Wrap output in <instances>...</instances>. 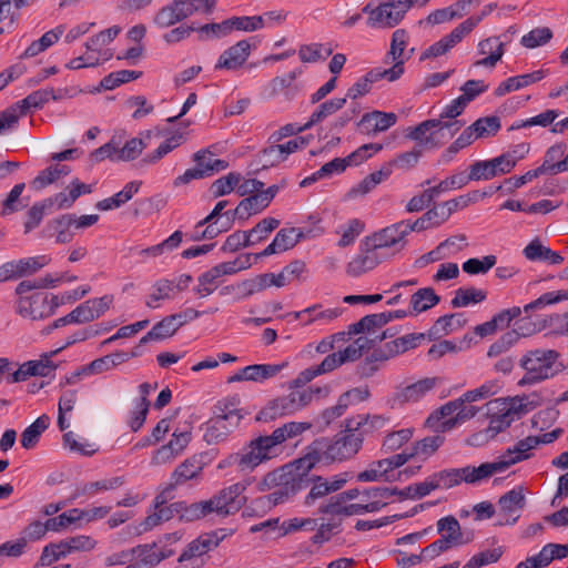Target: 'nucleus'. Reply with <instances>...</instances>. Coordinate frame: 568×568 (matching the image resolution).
<instances>
[{
    "instance_id": "6e6d98bb",
    "label": "nucleus",
    "mask_w": 568,
    "mask_h": 568,
    "mask_svg": "<svg viewBox=\"0 0 568 568\" xmlns=\"http://www.w3.org/2000/svg\"><path fill=\"white\" fill-rule=\"evenodd\" d=\"M437 489H448L464 483L463 468L444 469L432 475Z\"/></svg>"
},
{
    "instance_id": "4468645a",
    "label": "nucleus",
    "mask_w": 568,
    "mask_h": 568,
    "mask_svg": "<svg viewBox=\"0 0 568 568\" xmlns=\"http://www.w3.org/2000/svg\"><path fill=\"white\" fill-rule=\"evenodd\" d=\"M17 313L32 321L42 320L50 316L48 295L34 293L29 297H19L16 305Z\"/></svg>"
},
{
    "instance_id": "6ab92c4d",
    "label": "nucleus",
    "mask_w": 568,
    "mask_h": 568,
    "mask_svg": "<svg viewBox=\"0 0 568 568\" xmlns=\"http://www.w3.org/2000/svg\"><path fill=\"white\" fill-rule=\"evenodd\" d=\"M153 135L159 136L160 132H142L140 138H132L128 140L122 146H120V143L116 142L118 161L128 162L138 159L143 150L149 146Z\"/></svg>"
},
{
    "instance_id": "0eeeda50",
    "label": "nucleus",
    "mask_w": 568,
    "mask_h": 568,
    "mask_svg": "<svg viewBox=\"0 0 568 568\" xmlns=\"http://www.w3.org/2000/svg\"><path fill=\"white\" fill-rule=\"evenodd\" d=\"M250 485V480H242L221 489L206 500L211 514L220 517H227L237 513L246 503L243 495Z\"/></svg>"
},
{
    "instance_id": "393cba45",
    "label": "nucleus",
    "mask_w": 568,
    "mask_h": 568,
    "mask_svg": "<svg viewBox=\"0 0 568 568\" xmlns=\"http://www.w3.org/2000/svg\"><path fill=\"white\" fill-rule=\"evenodd\" d=\"M567 145L565 143H557L547 149L542 164L538 166L542 174L556 175L566 172L565 153Z\"/></svg>"
},
{
    "instance_id": "864d4df0",
    "label": "nucleus",
    "mask_w": 568,
    "mask_h": 568,
    "mask_svg": "<svg viewBox=\"0 0 568 568\" xmlns=\"http://www.w3.org/2000/svg\"><path fill=\"white\" fill-rule=\"evenodd\" d=\"M252 257H254V254H241L234 261L220 263L213 266V268L217 272L220 277L224 275H233L240 271L247 270L248 267H251Z\"/></svg>"
},
{
    "instance_id": "338daca9",
    "label": "nucleus",
    "mask_w": 568,
    "mask_h": 568,
    "mask_svg": "<svg viewBox=\"0 0 568 568\" xmlns=\"http://www.w3.org/2000/svg\"><path fill=\"white\" fill-rule=\"evenodd\" d=\"M552 38V31L547 28H535L529 31L527 34L523 36L520 43L528 49H535L537 47L544 45L550 41Z\"/></svg>"
},
{
    "instance_id": "b1692460",
    "label": "nucleus",
    "mask_w": 568,
    "mask_h": 568,
    "mask_svg": "<svg viewBox=\"0 0 568 568\" xmlns=\"http://www.w3.org/2000/svg\"><path fill=\"white\" fill-rule=\"evenodd\" d=\"M204 464L199 456H192L181 463L171 475V485L180 486L189 480L197 479L203 470Z\"/></svg>"
},
{
    "instance_id": "2eb2a0df",
    "label": "nucleus",
    "mask_w": 568,
    "mask_h": 568,
    "mask_svg": "<svg viewBox=\"0 0 568 568\" xmlns=\"http://www.w3.org/2000/svg\"><path fill=\"white\" fill-rule=\"evenodd\" d=\"M406 227V222L400 221L374 233L372 236L373 246L378 251L394 246L404 247L406 244L405 237L407 236Z\"/></svg>"
},
{
    "instance_id": "4d7b16f0",
    "label": "nucleus",
    "mask_w": 568,
    "mask_h": 568,
    "mask_svg": "<svg viewBox=\"0 0 568 568\" xmlns=\"http://www.w3.org/2000/svg\"><path fill=\"white\" fill-rule=\"evenodd\" d=\"M346 103V98H336L328 101L323 102L318 105V108L312 113L308 122V125L312 128L314 124L323 121L327 116L339 111Z\"/></svg>"
},
{
    "instance_id": "cd10ccee",
    "label": "nucleus",
    "mask_w": 568,
    "mask_h": 568,
    "mask_svg": "<svg viewBox=\"0 0 568 568\" xmlns=\"http://www.w3.org/2000/svg\"><path fill=\"white\" fill-rule=\"evenodd\" d=\"M387 423L388 418L382 415H357L346 419V427L349 430H358L364 438L366 435L384 428Z\"/></svg>"
},
{
    "instance_id": "58836bf2",
    "label": "nucleus",
    "mask_w": 568,
    "mask_h": 568,
    "mask_svg": "<svg viewBox=\"0 0 568 568\" xmlns=\"http://www.w3.org/2000/svg\"><path fill=\"white\" fill-rule=\"evenodd\" d=\"M387 324L385 313L371 314L362 317L358 322L348 326L347 335H357L362 333H375L376 329Z\"/></svg>"
},
{
    "instance_id": "6e6552de",
    "label": "nucleus",
    "mask_w": 568,
    "mask_h": 568,
    "mask_svg": "<svg viewBox=\"0 0 568 568\" xmlns=\"http://www.w3.org/2000/svg\"><path fill=\"white\" fill-rule=\"evenodd\" d=\"M362 11L367 16L366 26L377 30L393 29L398 26L406 16L397 0H386L376 6L369 2Z\"/></svg>"
},
{
    "instance_id": "ea45409f",
    "label": "nucleus",
    "mask_w": 568,
    "mask_h": 568,
    "mask_svg": "<svg viewBox=\"0 0 568 568\" xmlns=\"http://www.w3.org/2000/svg\"><path fill=\"white\" fill-rule=\"evenodd\" d=\"M50 418L47 415L38 417L30 426H28L21 434V445L26 449L33 448L41 436V434L49 427Z\"/></svg>"
},
{
    "instance_id": "20e7f679",
    "label": "nucleus",
    "mask_w": 568,
    "mask_h": 568,
    "mask_svg": "<svg viewBox=\"0 0 568 568\" xmlns=\"http://www.w3.org/2000/svg\"><path fill=\"white\" fill-rule=\"evenodd\" d=\"M281 453L270 435L250 440L239 452L231 454L226 463L240 473H252L257 466L271 460Z\"/></svg>"
},
{
    "instance_id": "c756f323",
    "label": "nucleus",
    "mask_w": 568,
    "mask_h": 568,
    "mask_svg": "<svg viewBox=\"0 0 568 568\" xmlns=\"http://www.w3.org/2000/svg\"><path fill=\"white\" fill-rule=\"evenodd\" d=\"M463 468L464 483L477 484L491 477L495 474L506 470L505 464L501 463L500 458L493 463H484L478 467L466 466Z\"/></svg>"
},
{
    "instance_id": "5fc2aeb1",
    "label": "nucleus",
    "mask_w": 568,
    "mask_h": 568,
    "mask_svg": "<svg viewBox=\"0 0 568 568\" xmlns=\"http://www.w3.org/2000/svg\"><path fill=\"white\" fill-rule=\"evenodd\" d=\"M320 308V305H314L301 312H295L293 315L295 320L301 318L306 314L310 315L305 324H311L316 321L331 322L341 315V311L338 308H327L323 311Z\"/></svg>"
},
{
    "instance_id": "f704fd0d",
    "label": "nucleus",
    "mask_w": 568,
    "mask_h": 568,
    "mask_svg": "<svg viewBox=\"0 0 568 568\" xmlns=\"http://www.w3.org/2000/svg\"><path fill=\"white\" fill-rule=\"evenodd\" d=\"M409 36L405 29H396L392 34L389 51L387 52V57L392 59V61H397L404 63L410 59L414 49H410L408 52L406 51L408 44Z\"/></svg>"
},
{
    "instance_id": "c03bdc74",
    "label": "nucleus",
    "mask_w": 568,
    "mask_h": 568,
    "mask_svg": "<svg viewBox=\"0 0 568 568\" xmlns=\"http://www.w3.org/2000/svg\"><path fill=\"white\" fill-rule=\"evenodd\" d=\"M487 292L476 287H459L455 292V296L452 300L453 307H466L470 304H477L485 301Z\"/></svg>"
},
{
    "instance_id": "c9c22d12",
    "label": "nucleus",
    "mask_w": 568,
    "mask_h": 568,
    "mask_svg": "<svg viewBox=\"0 0 568 568\" xmlns=\"http://www.w3.org/2000/svg\"><path fill=\"white\" fill-rule=\"evenodd\" d=\"M387 338V331H384L379 336L375 338H368L361 336L349 344L344 351H339L337 354L342 363L354 362L358 359L363 353L371 348V344L375 341L382 342Z\"/></svg>"
},
{
    "instance_id": "a19ab883",
    "label": "nucleus",
    "mask_w": 568,
    "mask_h": 568,
    "mask_svg": "<svg viewBox=\"0 0 568 568\" xmlns=\"http://www.w3.org/2000/svg\"><path fill=\"white\" fill-rule=\"evenodd\" d=\"M470 3L471 0H460L452 7L435 10L428 14L427 22L432 24H440L455 18H462L466 7Z\"/></svg>"
},
{
    "instance_id": "39448f33",
    "label": "nucleus",
    "mask_w": 568,
    "mask_h": 568,
    "mask_svg": "<svg viewBox=\"0 0 568 568\" xmlns=\"http://www.w3.org/2000/svg\"><path fill=\"white\" fill-rule=\"evenodd\" d=\"M559 354L554 349H531L520 359V367L525 371L519 385H531L552 377L560 369Z\"/></svg>"
},
{
    "instance_id": "0e129e2a",
    "label": "nucleus",
    "mask_w": 568,
    "mask_h": 568,
    "mask_svg": "<svg viewBox=\"0 0 568 568\" xmlns=\"http://www.w3.org/2000/svg\"><path fill=\"white\" fill-rule=\"evenodd\" d=\"M332 52V48H325L320 43L304 44L298 49V57L303 62H316L326 59Z\"/></svg>"
},
{
    "instance_id": "49530a36",
    "label": "nucleus",
    "mask_w": 568,
    "mask_h": 568,
    "mask_svg": "<svg viewBox=\"0 0 568 568\" xmlns=\"http://www.w3.org/2000/svg\"><path fill=\"white\" fill-rule=\"evenodd\" d=\"M288 366L287 362L281 364H254L248 365L250 382H264L268 378L276 376L285 367Z\"/></svg>"
},
{
    "instance_id": "69168bd1",
    "label": "nucleus",
    "mask_w": 568,
    "mask_h": 568,
    "mask_svg": "<svg viewBox=\"0 0 568 568\" xmlns=\"http://www.w3.org/2000/svg\"><path fill=\"white\" fill-rule=\"evenodd\" d=\"M444 443V437L436 435L425 437L418 442H416L412 447L413 456H424L425 458L433 455Z\"/></svg>"
},
{
    "instance_id": "37998d69",
    "label": "nucleus",
    "mask_w": 568,
    "mask_h": 568,
    "mask_svg": "<svg viewBox=\"0 0 568 568\" xmlns=\"http://www.w3.org/2000/svg\"><path fill=\"white\" fill-rule=\"evenodd\" d=\"M280 220L275 217H265L261 220L253 229L245 231L250 246H254L265 241L270 234L277 229Z\"/></svg>"
},
{
    "instance_id": "5701e85b",
    "label": "nucleus",
    "mask_w": 568,
    "mask_h": 568,
    "mask_svg": "<svg viewBox=\"0 0 568 568\" xmlns=\"http://www.w3.org/2000/svg\"><path fill=\"white\" fill-rule=\"evenodd\" d=\"M397 116L393 112L373 111L362 116L358 126L363 128L366 134H376L384 132L393 126Z\"/></svg>"
},
{
    "instance_id": "8fccbe9b",
    "label": "nucleus",
    "mask_w": 568,
    "mask_h": 568,
    "mask_svg": "<svg viewBox=\"0 0 568 568\" xmlns=\"http://www.w3.org/2000/svg\"><path fill=\"white\" fill-rule=\"evenodd\" d=\"M175 513L180 514V518L186 521L199 520L210 515L206 500L190 505L175 503Z\"/></svg>"
},
{
    "instance_id": "7c9ffc66",
    "label": "nucleus",
    "mask_w": 568,
    "mask_h": 568,
    "mask_svg": "<svg viewBox=\"0 0 568 568\" xmlns=\"http://www.w3.org/2000/svg\"><path fill=\"white\" fill-rule=\"evenodd\" d=\"M294 232V229L280 230L274 240L262 252L254 254V258L266 257L293 248L296 245Z\"/></svg>"
},
{
    "instance_id": "f257e3e1",
    "label": "nucleus",
    "mask_w": 568,
    "mask_h": 568,
    "mask_svg": "<svg viewBox=\"0 0 568 568\" xmlns=\"http://www.w3.org/2000/svg\"><path fill=\"white\" fill-rule=\"evenodd\" d=\"M317 458L306 455L290 464L267 473L258 484L261 491L276 489L267 496L273 505L283 504L290 500L297 493L306 489L312 483V469Z\"/></svg>"
},
{
    "instance_id": "473e14b6",
    "label": "nucleus",
    "mask_w": 568,
    "mask_h": 568,
    "mask_svg": "<svg viewBox=\"0 0 568 568\" xmlns=\"http://www.w3.org/2000/svg\"><path fill=\"white\" fill-rule=\"evenodd\" d=\"M224 537L225 535L219 536L217 532L201 535L192 540L183 551L190 557L204 559L203 556L216 548Z\"/></svg>"
},
{
    "instance_id": "a211bd4d",
    "label": "nucleus",
    "mask_w": 568,
    "mask_h": 568,
    "mask_svg": "<svg viewBox=\"0 0 568 568\" xmlns=\"http://www.w3.org/2000/svg\"><path fill=\"white\" fill-rule=\"evenodd\" d=\"M270 205L267 197H264L260 192L243 199L235 210L224 212L227 219V226H232L234 219L237 216L241 220L248 219L252 214L260 213Z\"/></svg>"
},
{
    "instance_id": "09e8293b",
    "label": "nucleus",
    "mask_w": 568,
    "mask_h": 568,
    "mask_svg": "<svg viewBox=\"0 0 568 568\" xmlns=\"http://www.w3.org/2000/svg\"><path fill=\"white\" fill-rule=\"evenodd\" d=\"M390 498L388 487H372L364 489L362 493V499L365 506L376 507L371 513L379 511L387 505V500Z\"/></svg>"
},
{
    "instance_id": "dca6fc26",
    "label": "nucleus",
    "mask_w": 568,
    "mask_h": 568,
    "mask_svg": "<svg viewBox=\"0 0 568 568\" xmlns=\"http://www.w3.org/2000/svg\"><path fill=\"white\" fill-rule=\"evenodd\" d=\"M252 47L247 40H241L221 53L215 69L237 70L248 59Z\"/></svg>"
},
{
    "instance_id": "f3484780",
    "label": "nucleus",
    "mask_w": 568,
    "mask_h": 568,
    "mask_svg": "<svg viewBox=\"0 0 568 568\" xmlns=\"http://www.w3.org/2000/svg\"><path fill=\"white\" fill-rule=\"evenodd\" d=\"M513 161L501 155L487 161H477L471 164V178L476 181L490 180L497 175L511 171Z\"/></svg>"
},
{
    "instance_id": "412c9836",
    "label": "nucleus",
    "mask_w": 568,
    "mask_h": 568,
    "mask_svg": "<svg viewBox=\"0 0 568 568\" xmlns=\"http://www.w3.org/2000/svg\"><path fill=\"white\" fill-rule=\"evenodd\" d=\"M539 446V442L536 436H527L524 439L518 440L514 447L508 448L499 458L505 468L530 458L531 450Z\"/></svg>"
},
{
    "instance_id": "423d86ee",
    "label": "nucleus",
    "mask_w": 568,
    "mask_h": 568,
    "mask_svg": "<svg viewBox=\"0 0 568 568\" xmlns=\"http://www.w3.org/2000/svg\"><path fill=\"white\" fill-rule=\"evenodd\" d=\"M242 414L232 400L219 402L214 408V416L204 425L203 438L209 444H219L240 425Z\"/></svg>"
},
{
    "instance_id": "4c0bfd02",
    "label": "nucleus",
    "mask_w": 568,
    "mask_h": 568,
    "mask_svg": "<svg viewBox=\"0 0 568 568\" xmlns=\"http://www.w3.org/2000/svg\"><path fill=\"white\" fill-rule=\"evenodd\" d=\"M60 95L54 93L52 88H45L34 91L27 95L23 100L17 102L20 113L26 114L31 109L42 108L49 100H58Z\"/></svg>"
},
{
    "instance_id": "aec40b11",
    "label": "nucleus",
    "mask_w": 568,
    "mask_h": 568,
    "mask_svg": "<svg viewBox=\"0 0 568 568\" xmlns=\"http://www.w3.org/2000/svg\"><path fill=\"white\" fill-rule=\"evenodd\" d=\"M478 53L485 55L477 60L475 67L494 68L505 53V44L498 37H490L478 43Z\"/></svg>"
},
{
    "instance_id": "3c124183",
    "label": "nucleus",
    "mask_w": 568,
    "mask_h": 568,
    "mask_svg": "<svg viewBox=\"0 0 568 568\" xmlns=\"http://www.w3.org/2000/svg\"><path fill=\"white\" fill-rule=\"evenodd\" d=\"M220 284V276L217 272L211 267L197 277V285L193 288L194 293L204 298L211 295Z\"/></svg>"
},
{
    "instance_id": "9b49d317",
    "label": "nucleus",
    "mask_w": 568,
    "mask_h": 568,
    "mask_svg": "<svg viewBox=\"0 0 568 568\" xmlns=\"http://www.w3.org/2000/svg\"><path fill=\"white\" fill-rule=\"evenodd\" d=\"M526 506L524 487L518 486L498 499L499 515L503 517L500 525H514L520 518V513Z\"/></svg>"
},
{
    "instance_id": "bf43d9fd",
    "label": "nucleus",
    "mask_w": 568,
    "mask_h": 568,
    "mask_svg": "<svg viewBox=\"0 0 568 568\" xmlns=\"http://www.w3.org/2000/svg\"><path fill=\"white\" fill-rule=\"evenodd\" d=\"M71 172V169L68 165H54L49 166L45 170L41 171L39 175L33 180L32 185L37 189L45 187L61 176H65Z\"/></svg>"
},
{
    "instance_id": "9d476101",
    "label": "nucleus",
    "mask_w": 568,
    "mask_h": 568,
    "mask_svg": "<svg viewBox=\"0 0 568 568\" xmlns=\"http://www.w3.org/2000/svg\"><path fill=\"white\" fill-rule=\"evenodd\" d=\"M363 434L358 430H349L345 426L344 434L327 447L326 455L333 460H345L355 456L362 447Z\"/></svg>"
},
{
    "instance_id": "052dcab7",
    "label": "nucleus",
    "mask_w": 568,
    "mask_h": 568,
    "mask_svg": "<svg viewBox=\"0 0 568 568\" xmlns=\"http://www.w3.org/2000/svg\"><path fill=\"white\" fill-rule=\"evenodd\" d=\"M392 470L385 459H379L369 464L368 468L357 474V480L362 483L379 481Z\"/></svg>"
},
{
    "instance_id": "2f4dec72",
    "label": "nucleus",
    "mask_w": 568,
    "mask_h": 568,
    "mask_svg": "<svg viewBox=\"0 0 568 568\" xmlns=\"http://www.w3.org/2000/svg\"><path fill=\"white\" fill-rule=\"evenodd\" d=\"M142 552V545L113 552L104 558V565L106 567L126 565L124 568H140L144 556Z\"/></svg>"
},
{
    "instance_id": "603ef678",
    "label": "nucleus",
    "mask_w": 568,
    "mask_h": 568,
    "mask_svg": "<svg viewBox=\"0 0 568 568\" xmlns=\"http://www.w3.org/2000/svg\"><path fill=\"white\" fill-rule=\"evenodd\" d=\"M174 290V283L170 280L162 278L156 281L152 286V292L145 301V305L150 308L159 307L161 300L171 298V294Z\"/></svg>"
},
{
    "instance_id": "7ed1b4c3",
    "label": "nucleus",
    "mask_w": 568,
    "mask_h": 568,
    "mask_svg": "<svg viewBox=\"0 0 568 568\" xmlns=\"http://www.w3.org/2000/svg\"><path fill=\"white\" fill-rule=\"evenodd\" d=\"M486 408L489 417L487 432L495 436L531 412L535 405L528 397L496 398L488 402Z\"/></svg>"
},
{
    "instance_id": "a878e982",
    "label": "nucleus",
    "mask_w": 568,
    "mask_h": 568,
    "mask_svg": "<svg viewBox=\"0 0 568 568\" xmlns=\"http://www.w3.org/2000/svg\"><path fill=\"white\" fill-rule=\"evenodd\" d=\"M382 262L381 254L375 246L372 250L356 255L346 267V273L349 276L357 277L364 273L372 271Z\"/></svg>"
},
{
    "instance_id": "f8f14e48",
    "label": "nucleus",
    "mask_w": 568,
    "mask_h": 568,
    "mask_svg": "<svg viewBox=\"0 0 568 568\" xmlns=\"http://www.w3.org/2000/svg\"><path fill=\"white\" fill-rule=\"evenodd\" d=\"M180 538L181 536L174 532L164 537L166 540L165 544H163V539L151 544H143L142 555L144 556L142 562L140 564V568H153L158 566L162 560L172 557L175 554V550L169 545L179 541Z\"/></svg>"
},
{
    "instance_id": "ddd939ff",
    "label": "nucleus",
    "mask_w": 568,
    "mask_h": 568,
    "mask_svg": "<svg viewBox=\"0 0 568 568\" xmlns=\"http://www.w3.org/2000/svg\"><path fill=\"white\" fill-rule=\"evenodd\" d=\"M61 348L41 355L39 359L29 361L22 364L10 377V383H18L26 381L30 376H48L55 369L51 357L58 354Z\"/></svg>"
},
{
    "instance_id": "f03ea898",
    "label": "nucleus",
    "mask_w": 568,
    "mask_h": 568,
    "mask_svg": "<svg viewBox=\"0 0 568 568\" xmlns=\"http://www.w3.org/2000/svg\"><path fill=\"white\" fill-rule=\"evenodd\" d=\"M467 103L464 98H456L445 106L438 119L426 120L415 126L408 138L427 148H437L452 139L464 125L455 120L463 113Z\"/></svg>"
},
{
    "instance_id": "c85d7f7f",
    "label": "nucleus",
    "mask_w": 568,
    "mask_h": 568,
    "mask_svg": "<svg viewBox=\"0 0 568 568\" xmlns=\"http://www.w3.org/2000/svg\"><path fill=\"white\" fill-rule=\"evenodd\" d=\"M438 383L436 377H427L420 379L414 384H410L399 390L396 395V399L404 403H416L429 393Z\"/></svg>"
},
{
    "instance_id": "79ce46f5",
    "label": "nucleus",
    "mask_w": 568,
    "mask_h": 568,
    "mask_svg": "<svg viewBox=\"0 0 568 568\" xmlns=\"http://www.w3.org/2000/svg\"><path fill=\"white\" fill-rule=\"evenodd\" d=\"M311 427L312 424L308 422H290L274 429L270 436L272 437L276 446L280 447L281 444L284 443L285 440L303 434Z\"/></svg>"
},
{
    "instance_id": "1a4fd4ad",
    "label": "nucleus",
    "mask_w": 568,
    "mask_h": 568,
    "mask_svg": "<svg viewBox=\"0 0 568 568\" xmlns=\"http://www.w3.org/2000/svg\"><path fill=\"white\" fill-rule=\"evenodd\" d=\"M287 395L270 402L260 413L258 419L267 422L277 417L294 414L310 405V392L290 388Z\"/></svg>"
},
{
    "instance_id": "72a5a7b5",
    "label": "nucleus",
    "mask_w": 568,
    "mask_h": 568,
    "mask_svg": "<svg viewBox=\"0 0 568 568\" xmlns=\"http://www.w3.org/2000/svg\"><path fill=\"white\" fill-rule=\"evenodd\" d=\"M440 302L439 295L436 294L434 288L424 287L416 291L410 296V315L416 316L423 312L428 311Z\"/></svg>"
},
{
    "instance_id": "a18cd8bd",
    "label": "nucleus",
    "mask_w": 568,
    "mask_h": 568,
    "mask_svg": "<svg viewBox=\"0 0 568 568\" xmlns=\"http://www.w3.org/2000/svg\"><path fill=\"white\" fill-rule=\"evenodd\" d=\"M529 332H518V331H509L501 335L495 343L489 346L487 352V356L493 358L500 356L508 352L511 346H514L520 337L528 336Z\"/></svg>"
},
{
    "instance_id": "bb28decb",
    "label": "nucleus",
    "mask_w": 568,
    "mask_h": 568,
    "mask_svg": "<svg viewBox=\"0 0 568 568\" xmlns=\"http://www.w3.org/2000/svg\"><path fill=\"white\" fill-rule=\"evenodd\" d=\"M546 75H547V71L540 69V70H536L531 73L510 77L497 87V89L495 90V94L497 97H503L506 93H509L511 91H516L521 88L528 87L532 83H536V82L542 80Z\"/></svg>"
},
{
    "instance_id": "e433bc0d",
    "label": "nucleus",
    "mask_w": 568,
    "mask_h": 568,
    "mask_svg": "<svg viewBox=\"0 0 568 568\" xmlns=\"http://www.w3.org/2000/svg\"><path fill=\"white\" fill-rule=\"evenodd\" d=\"M180 328V323L175 322V317L169 315L156 323L141 339L140 345H144L151 341H162L175 334Z\"/></svg>"
},
{
    "instance_id": "4be33fe9",
    "label": "nucleus",
    "mask_w": 568,
    "mask_h": 568,
    "mask_svg": "<svg viewBox=\"0 0 568 568\" xmlns=\"http://www.w3.org/2000/svg\"><path fill=\"white\" fill-rule=\"evenodd\" d=\"M437 532L455 547L466 545L473 536H464L459 521L452 515L440 518L436 524Z\"/></svg>"
},
{
    "instance_id": "680f3d73",
    "label": "nucleus",
    "mask_w": 568,
    "mask_h": 568,
    "mask_svg": "<svg viewBox=\"0 0 568 568\" xmlns=\"http://www.w3.org/2000/svg\"><path fill=\"white\" fill-rule=\"evenodd\" d=\"M212 152L209 149H202L193 154V161L200 169H205V166L211 168L210 176L216 172L223 171L227 169L229 162L220 159H212Z\"/></svg>"
},
{
    "instance_id": "de8ad7c7",
    "label": "nucleus",
    "mask_w": 568,
    "mask_h": 568,
    "mask_svg": "<svg viewBox=\"0 0 568 568\" xmlns=\"http://www.w3.org/2000/svg\"><path fill=\"white\" fill-rule=\"evenodd\" d=\"M562 301H568V290L547 292L540 295L535 301L526 304L521 312H535L545 308L548 305L557 304Z\"/></svg>"
},
{
    "instance_id": "13d9d810",
    "label": "nucleus",
    "mask_w": 568,
    "mask_h": 568,
    "mask_svg": "<svg viewBox=\"0 0 568 568\" xmlns=\"http://www.w3.org/2000/svg\"><path fill=\"white\" fill-rule=\"evenodd\" d=\"M72 554L69 542L67 539H63L55 544H49L43 548V551L40 557V561L42 566H50L54 561L63 558L68 555Z\"/></svg>"
},
{
    "instance_id": "e2e57ef3",
    "label": "nucleus",
    "mask_w": 568,
    "mask_h": 568,
    "mask_svg": "<svg viewBox=\"0 0 568 568\" xmlns=\"http://www.w3.org/2000/svg\"><path fill=\"white\" fill-rule=\"evenodd\" d=\"M242 181L240 173L231 172L225 176L215 180L211 185V192L214 197L230 194Z\"/></svg>"
},
{
    "instance_id": "774afa93",
    "label": "nucleus",
    "mask_w": 568,
    "mask_h": 568,
    "mask_svg": "<svg viewBox=\"0 0 568 568\" xmlns=\"http://www.w3.org/2000/svg\"><path fill=\"white\" fill-rule=\"evenodd\" d=\"M465 324V320L462 314H450L439 317L434 326L433 331L435 334L447 335Z\"/></svg>"
}]
</instances>
